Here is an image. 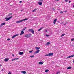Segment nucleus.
Returning <instances> with one entry per match:
<instances>
[{
	"label": "nucleus",
	"instance_id": "obj_48",
	"mask_svg": "<svg viewBox=\"0 0 74 74\" xmlns=\"http://www.w3.org/2000/svg\"><path fill=\"white\" fill-rule=\"evenodd\" d=\"M10 14L12 15V13H11Z\"/></svg>",
	"mask_w": 74,
	"mask_h": 74
},
{
	"label": "nucleus",
	"instance_id": "obj_47",
	"mask_svg": "<svg viewBox=\"0 0 74 74\" xmlns=\"http://www.w3.org/2000/svg\"><path fill=\"white\" fill-rule=\"evenodd\" d=\"M73 63H74V60H73Z\"/></svg>",
	"mask_w": 74,
	"mask_h": 74
},
{
	"label": "nucleus",
	"instance_id": "obj_41",
	"mask_svg": "<svg viewBox=\"0 0 74 74\" xmlns=\"http://www.w3.org/2000/svg\"><path fill=\"white\" fill-rule=\"evenodd\" d=\"M39 0V1H42L43 0Z\"/></svg>",
	"mask_w": 74,
	"mask_h": 74
},
{
	"label": "nucleus",
	"instance_id": "obj_8",
	"mask_svg": "<svg viewBox=\"0 0 74 74\" xmlns=\"http://www.w3.org/2000/svg\"><path fill=\"white\" fill-rule=\"evenodd\" d=\"M74 55H71V56H70L68 57H67V58H71V57H74Z\"/></svg>",
	"mask_w": 74,
	"mask_h": 74
},
{
	"label": "nucleus",
	"instance_id": "obj_11",
	"mask_svg": "<svg viewBox=\"0 0 74 74\" xmlns=\"http://www.w3.org/2000/svg\"><path fill=\"white\" fill-rule=\"evenodd\" d=\"M5 23H2L0 25V26L1 27L2 26H3V25H5Z\"/></svg>",
	"mask_w": 74,
	"mask_h": 74
},
{
	"label": "nucleus",
	"instance_id": "obj_37",
	"mask_svg": "<svg viewBox=\"0 0 74 74\" xmlns=\"http://www.w3.org/2000/svg\"><path fill=\"white\" fill-rule=\"evenodd\" d=\"M63 13V12H62V11L60 12V13Z\"/></svg>",
	"mask_w": 74,
	"mask_h": 74
},
{
	"label": "nucleus",
	"instance_id": "obj_49",
	"mask_svg": "<svg viewBox=\"0 0 74 74\" xmlns=\"http://www.w3.org/2000/svg\"><path fill=\"white\" fill-rule=\"evenodd\" d=\"M3 71V69H2Z\"/></svg>",
	"mask_w": 74,
	"mask_h": 74
},
{
	"label": "nucleus",
	"instance_id": "obj_9",
	"mask_svg": "<svg viewBox=\"0 0 74 74\" xmlns=\"http://www.w3.org/2000/svg\"><path fill=\"white\" fill-rule=\"evenodd\" d=\"M38 4L39 5H42V2H38Z\"/></svg>",
	"mask_w": 74,
	"mask_h": 74
},
{
	"label": "nucleus",
	"instance_id": "obj_30",
	"mask_svg": "<svg viewBox=\"0 0 74 74\" xmlns=\"http://www.w3.org/2000/svg\"><path fill=\"white\" fill-rule=\"evenodd\" d=\"M8 74H11V72L10 71H9Z\"/></svg>",
	"mask_w": 74,
	"mask_h": 74
},
{
	"label": "nucleus",
	"instance_id": "obj_6",
	"mask_svg": "<svg viewBox=\"0 0 74 74\" xmlns=\"http://www.w3.org/2000/svg\"><path fill=\"white\" fill-rule=\"evenodd\" d=\"M40 52V50H37L36 51H35L34 53L35 54H37V53H38V52Z\"/></svg>",
	"mask_w": 74,
	"mask_h": 74
},
{
	"label": "nucleus",
	"instance_id": "obj_10",
	"mask_svg": "<svg viewBox=\"0 0 74 74\" xmlns=\"http://www.w3.org/2000/svg\"><path fill=\"white\" fill-rule=\"evenodd\" d=\"M9 60V58H5L4 60V61L5 62H7Z\"/></svg>",
	"mask_w": 74,
	"mask_h": 74
},
{
	"label": "nucleus",
	"instance_id": "obj_32",
	"mask_svg": "<svg viewBox=\"0 0 74 74\" xmlns=\"http://www.w3.org/2000/svg\"><path fill=\"white\" fill-rule=\"evenodd\" d=\"M47 37H48V36H49V35H48L47 34L46 35Z\"/></svg>",
	"mask_w": 74,
	"mask_h": 74
},
{
	"label": "nucleus",
	"instance_id": "obj_2",
	"mask_svg": "<svg viewBox=\"0 0 74 74\" xmlns=\"http://www.w3.org/2000/svg\"><path fill=\"white\" fill-rule=\"evenodd\" d=\"M26 20H28V18H25L24 19L22 20H19L18 21H17L16 22V23H20V22H23V21H26Z\"/></svg>",
	"mask_w": 74,
	"mask_h": 74
},
{
	"label": "nucleus",
	"instance_id": "obj_17",
	"mask_svg": "<svg viewBox=\"0 0 74 74\" xmlns=\"http://www.w3.org/2000/svg\"><path fill=\"white\" fill-rule=\"evenodd\" d=\"M51 44V42H49L47 43L46 44V45H49V44Z\"/></svg>",
	"mask_w": 74,
	"mask_h": 74
},
{
	"label": "nucleus",
	"instance_id": "obj_12",
	"mask_svg": "<svg viewBox=\"0 0 74 74\" xmlns=\"http://www.w3.org/2000/svg\"><path fill=\"white\" fill-rule=\"evenodd\" d=\"M21 73H23V74H25L26 73V72L24 71H21Z\"/></svg>",
	"mask_w": 74,
	"mask_h": 74
},
{
	"label": "nucleus",
	"instance_id": "obj_40",
	"mask_svg": "<svg viewBox=\"0 0 74 74\" xmlns=\"http://www.w3.org/2000/svg\"><path fill=\"white\" fill-rule=\"evenodd\" d=\"M12 56H15V55H14V54H13L12 55Z\"/></svg>",
	"mask_w": 74,
	"mask_h": 74
},
{
	"label": "nucleus",
	"instance_id": "obj_29",
	"mask_svg": "<svg viewBox=\"0 0 74 74\" xmlns=\"http://www.w3.org/2000/svg\"><path fill=\"white\" fill-rule=\"evenodd\" d=\"M60 73V71H58V72H57L56 73V74H59V73Z\"/></svg>",
	"mask_w": 74,
	"mask_h": 74
},
{
	"label": "nucleus",
	"instance_id": "obj_4",
	"mask_svg": "<svg viewBox=\"0 0 74 74\" xmlns=\"http://www.w3.org/2000/svg\"><path fill=\"white\" fill-rule=\"evenodd\" d=\"M12 18V16H11L9 18H5V19H6V21H9V20H10V19H11Z\"/></svg>",
	"mask_w": 74,
	"mask_h": 74
},
{
	"label": "nucleus",
	"instance_id": "obj_22",
	"mask_svg": "<svg viewBox=\"0 0 74 74\" xmlns=\"http://www.w3.org/2000/svg\"><path fill=\"white\" fill-rule=\"evenodd\" d=\"M66 23L65 24H64V25H66L67 23H68V22L67 21L65 22Z\"/></svg>",
	"mask_w": 74,
	"mask_h": 74
},
{
	"label": "nucleus",
	"instance_id": "obj_15",
	"mask_svg": "<svg viewBox=\"0 0 74 74\" xmlns=\"http://www.w3.org/2000/svg\"><path fill=\"white\" fill-rule=\"evenodd\" d=\"M19 55H23V52H20L19 53Z\"/></svg>",
	"mask_w": 74,
	"mask_h": 74
},
{
	"label": "nucleus",
	"instance_id": "obj_26",
	"mask_svg": "<svg viewBox=\"0 0 74 74\" xmlns=\"http://www.w3.org/2000/svg\"><path fill=\"white\" fill-rule=\"evenodd\" d=\"M32 52H33V50H31V51H29V53H32Z\"/></svg>",
	"mask_w": 74,
	"mask_h": 74
},
{
	"label": "nucleus",
	"instance_id": "obj_44",
	"mask_svg": "<svg viewBox=\"0 0 74 74\" xmlns=\"http://www.w3.org/2000/svg\"><path fill=\"white\" fill-rule=\"evenodd\" d=\"M46 32H48V31H47V30H46Z\"/></svg>",
	"mask_w": 74,
	"mask_h": 74
},
{
	"label": "nucleus",
	"instance_id": "obj_43",
	"mask_svg": "<svg viewBox=\"0 0 74 74\" xmlns=\"http://www.w3.org/2000/svg\"><path fill=\"white\" fill-rule=\"evenodd\" d=\"M1 66H2V65H0V67H1Z\"/></svg>",
	"mask_w": 74,
	"mask_h": 74
},
{
	"label": "nucleus",
	"instance_id": "obj_20",
	"mask_svg": "<svg viewBox=\"0 0 74 74\" xmlns=\"http://www.w3.org/2000/svg\"><path fill=\"white\" fill-rule=\"evenodd\" d=\"M36 10H37V9H35L33 10L32 12H34V11H36Z\"/></svg>",
	"mask_w": 74,
	"mask_h": 74
},
{
	"label": "nucleus",
	"instance_id": "obj_23",
	"mask_svg": "<svg viewBox=\"0 0 74 74\" xmlns=\"http://www.w3.org/2000/svg\"><path fill=\"white\" fill-rule=\"evenodd\" d=\"M26 28H27V27H24V29L22 30V31H24V30H25V29H26Z\"/></svg>",
	"mask_w": 74,
	"mask_h": 74
},
{
	"label": "nucleus",
	"instance_id": "obj_31",
	"mask_svg": "<svg viewBox=\"0 0 74 74\" xmlns=\"http://www.w3.org/2000/svg\"><path fill=\"white\" fill-rule=\"evenodd\" d=\"M49 56V55H48V54H47L45 55V56Z\"/></svg>",
	"mask_w": 74,
	"mask_h": 74
},
{
	"label": "nucleus",
	"instance_id": "obj_38",
	"mask_svg": "<svg viewBox=\"0 0 74 74\" xmlns=\"http://www.w3.org/2000/svg\"><path fill=\"white\" fill-rule=\"evenodd\" d=\"M22 3V1H20V3Z\"/></svg>",
	"mask_w": 74,
	"mask_h": 74
},
{
	"label": "nucleus",
	"instance_id": "obj_39",
	"mask_svg": "<svg viewBox=\"0 0 74 74\" xmlns=\"http://www.w3.org/2000/svg\"><path fill=\"white\" fill-rule=\"evenodd\" d=\"M70 2H71V1H70L68 3L69 4L70 3Z\"/></svg>",
	"mask_w": 74,
	"mask_h": 74
},
{
	"label": "nucleus",
	"instance_id": "obj_45",
	"mask_svg": "<svg viewBox=\"0 0 74 74\" xmlns=\"http://www.w3.org/2000/svg\"><path fill=\"white\" fill-rule=\"evenodd\" d=\"M52 9H53V10H54V8H53Z\"/></svg>",
	"mask_w": 74,
	"mask_h": 74
},
{
	"label": "nucleus",
	"instance_id": "obj_51",
	"mask_svg": "<svg viewBox=\"0 0 74 74\" xmlns=\"http://www.w3.org/2000/svg\"><path fill=\"white\" fill-rule=\"evenodd\" d=\"M73 7H74V5H73Z\"/></svg>",
	"mask_w": 74,
	"mask_h": 74
},
{
	"label": "nucleus",
	"instance_id": "obj_24",
	"mask_svg": "<svg viewBox=\"0 0 74 74\" xmlns=\"http://www.w3.org/2000/svg\"><path fill=\"white\" fill-rule=\"evenodd\" d=\"M34 55H32L31 56H30V57H31V58H33V57H34Z\"/></svg>",
	"mask_w": 74,
	"mask_h": 74
},
{
	"label": "nucleus",
	"instance_id": "obj_21",
	"mask_svg": "<svg viewBox=\"0 0 74 74\" xmlns=\"http://www.w3.org/2000/svg\"><path fill=\"white\" fill-rule=\"evenodd\" d=\"M36 49H39L40 48V47H36Z\"/></svg>",
	"mask_w": 74,
	"mask_h": 74
},
{
	"label": "nucleus",
	"instance_id": "obj_25",
	"mask_svg": "<svg viewBox=\"0 0 74 74\" xmlns=\"http://www.w3.org/2000/svg\"><path fill=\"white\" fill-rule=\"evenodd\" d=\"M65 34H62L61 35V37H63V36H64V35H65Z\"/></svg>",
	"mask_w": 74,
	"mask_h": 74
},
{
	"label": "nucleus",
	"instance_id": "obj_27",
	"mask_svg": "<svg viewBox=\"0 0 74 74\" xmlns=\"http://www.w3.org/2000/svg\"><path fill=\"white\" fill-rule=\"evenodd\" d=\"M67 69H71V67L69 66L67 68Z\"/></svg>",
	"mask_w": 74,
	"mask_h": 74
},
{
	"label": "nucleus",
	"instance_id": "obj_18",
	"mask_svg": "<svg viewBox=\"0 0 74 74\" xmlns=\"http://www.w3.org/2000/svg\"><path fill=\"white\" fill-rule=\"evenodd\" d=\"M43 28H44V27H42L38 29V31H41V30H42V29H43Z\"/></svg>",
	"mask_w": 74,
	"mask_h": 74
},
{
	"label": "nucleus",
	"instance_id": "obj_42",
	"mask_svg": "<svg viewBox=\"0 0 74 74\" xmlns=\"http://www.w3.org/2000/svg\"><path fill=\"white\" fill-rule=\"evenodd\" d=\"M16 59H19V58H16Z\"/></svg>",
	"mask_w": 74,
	"mask_h": 74
},
{
	"label": "nucleus",
	"instance_id": "obj_34",
	"mask_svg": "<svg viewBox=\"0 0 74 74\" xmlns=\"http://www.w3.org/2000/svg\"><path fill=\"white\" fill-rule=\"evenodd\" d=\"M68 1V0H65V2H67Z\"/></svg>",
	"mask_w": 74,
	"mask_h": 74
},
{
	"label": "nucleus",
	"instance_id": "obj_33",
	"mask_svg": "<svg viewBox=\"0 0 74 74\" xmlns=\"http://www.w3.org/2000/svg\"><path fill=\"white\" fill-rule=\"evenodd\" d=\"M16 58H15V59H13L12 60V61H14V60H16Z\"/></svg>",
	"mask_w": 74,
	"mask_h": 74
},
{
	"label": "nucleus",
	"instance_id": "obj_50",
	"mask_svg": "<svg viewBox=\"0 0 74 74\" xmlns=\"http://www.w3.org/2000/svg\"><path fill=\"white\" fill-rule=\"evenodd\" d=\"M57 0V1H58V0Z\"/></svg>",
	"mask_w": 74,
	"mask_h": 74
},
{
	"label": "nucleus",
	"instance_id": "obj_5",
	"mask_svg": "<svg viewBox=\"0 0 74 74\" xmlns=\"http://www.w3.org/2000/svg\"><path fill=\"white\" fill-rule=\"evenodd\" d=\"M18 35H19V34H18L14 35L13 36H12V38H14V37H16V36H18Z\"/></svg>",
	"mask_w": 74,
	"mask_h": 74
},
{
	"label": "nucleus",
	"instance_id": "obj_36",
	"mask_svg": "<svg viewBox=\"0 0 74 74\" xmlns=\"http://www.w3.org/2000/svg\"><path fill=\"white\" fill-rule=\"evenodd\" d=\"M63 12H67V11H65Z\"/></svg>",
	"mask_w": 74,
	"mask_h": 74
},
{
	"label": "nucleus",
	"instance_id": "obj_3",
	"mask_svg": "<svg viewBox=\"0 0 74 74\" xmlns=\"http://www.w3.org/2000/svg\"><path fill=\"white\" fill-rule=\"evenodd\" d=\"M28 31H29V32H31V33H32L33 34H34V31L33 29H29L28 30Z\"/></svg>",
	"mask_w": 74,
	"mask_h": 74
},
{
	"label": "nucleus",
	"instance_id": "obj_16",
	"mask_svg": "<svg viewBox=\"0 0 74 74\" xmlns=\"http://www.w3.org/2000/svg\"><path fill=\"white\" fill-rule=\"evenodd\" d=\"M43 62H39V64H41V65H42V64H43Z\"/></svg>",
	"mask_w": 74,
	"mask_h": 74
},
{
	"label": "nucleus",
	"instance_id": "obj_19",
	"mask_svg": "<svg viewBox=\"0 0 74 74\" xmlns=\"http://www.w3.org/2000/svg\"><path fill=\"white\" fill-rule=\"evenodd\" d=\"M48 71H49L48 69H47L45 70V72H46V73H47V72H48Z\"/></svg>",
	"mask_w": 74,
	"mask_h": 74
},
{
	"label": "nucleus",
	"instance_id": "obj_13",
	"mask_svg": "<svg viewBox=\"0 0 74 74\" xmlns=\"http://www.w3.org/2000/svg\"><path fill=\"white\" fill-rule=\"evenodd\" d=\"M24 34V32H23V30L21 31V33L20 34V35H22V34Z\"/></svg>",
	"mask_w": 74,
	"mask_h": 74
},
{
	"label": "nucleus",
	"instance_id": "obj_35",
	"mask_svg": "<svg viewBox=\"0 0 74 74\" xmlns=\"http://www.w3.org/2000/svg\"><path fill=\"white\" fill-rule=\"evenodd\" d=\"M8 41H9V40H10V39L8 38L7 39Z\"/></svg>",
	"mask_w": 74,
	"mask_h": 74
},
{
	"label": "nucleus",
	"instance_id": "obj_46",
	"mask_svg": "<svg viewBox=\"0 0 74 74\" xmlns=\"http://www.w3.org/2000/svg\"><path fill=\"white\" fill-rule=\"evenodd\" d=\"M21 11L22 12V10H21Z\"/></svg>",
	"mask_w": 74,
	"mask_h": 74
},
{
	"label": "nucleus",
	"instance_id": "obj_14",
	"mask_svg": "<svg viewBox=\"0 0 74 74\" xmlns=\"http://www.w3.org/2000/svg\"><path fill=\"white\" fill-rule=\"evenodd\" d=\"M57 21V19H55L53 23L54 24H55L56 23V22Z\"/></svg>",
	"mask_w": 74,
	"mask_h": 74
},
{
	"label": "nucleus",
	"instance_id": "obj_1",
	"mask_svg": "<svg viewBox=\"0 0 74 74\" xmlns=\"http://www.w3.org/2000/svg\"><path fill=\"white\" fill-rule=\"evenodd\" d=\"M31 36H32L31 34H27L24 36V37L27 38H29V37H30Z\"/></svg>",
	"mask_w": 74,
	"mask_h": 74
},
{
	"label": "nucleus",
	"instance_id": "obj_28",
	"mask_svg": "<svg viewBox=\"0 0 74 74\" xmlns=\"http://www.w3.org/2000/svg\"><path fill=\"white\" fill-rule=\"evenodd\" d=\"M71 41H74V38H72V39H71Z\"/></svg>",
	"mask_w": 74,
	"mask_h": 74
},
{
	"label": "nucleus",
	"instance_id": "obj_7",
	"mask_svg": "<svg viewBox=\"0 0 74 74\" xmlns=\"http://www.w3.org/2000/svg\"><path fill=\"white\" fill-rule=\"evenodd\" d=\"M53 55V53H50L48 54L49 56H52Z\"/></svg>",
	"mask_w": 74,
	"mask_h": 74
}]
</instances>
